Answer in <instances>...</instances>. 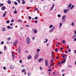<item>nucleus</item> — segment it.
<instances>
[{
	"mask_svg": "<svg viewBox=\"0 0 76 76\" xmlns=\"http://www.w3.org/2000/svg\"><path fill=\"white\" fill-rule=\"evenodd\" d=\"M26 42L28 45H29V44H30V39H29V37H28L26 38Z\"/></svg>",
	"mask_w": 76,
	"mask_h": 76,
	"instance_id": "nucleus-1",
	"label": "nucleus"
},
{
	"mask_svg": "<svg viewBox=\"0 0 76 76\" xmlns=\"http://www.w3.org/2000/svg\"><path fill=\"white\" fill-rule=\"evenodd\" d=\"M35 60H37L38 58V57L39 56V53H35Z\"/></svg>",
	"mask_w": 76,
	"mask_h": 76,
	"instance_id": "nucleus-2",
	"label": "nucleus"
},
{
	"mask_svg": "<svg viewBox=\"0 0 76 76\" xmlns=\"http://www.w3.org/2000/svg\"><path fill=\"white\" fill-rule=\"evenodd\" d=\"M18 42V40H16L14 41L13 43V45H14V46H15V45H16Z\"/></svg>",
	"mask_w": 76,
	"mask_h": 76,
	"instance_id": "nucleus-3",
	"label": "nucleus"
},
{
	"mask_svg": "<svg viewBox=\"0 0 76 76\" xmlns=\"http://www.w3.org/2000/svg\"><path fill=\"white\" fill-rule=\"evenodd\" d=\"M15 54L13 53V52H12V59L13 60V59H15Z\"/></svg>",
	"mask_w": 76,
	"mask_h": 76,
	"instance_id": "nucleus-4",
	"label": "nucleus"
},
{
	"mask_svg": "<svg viewBox=\"0 0 76 76\" xmlns=\"http://www.w3.org/2000/svg\"><path fill=\"white\" fill-rule=\"evenodd\" d=\"M21 48H20V46H19L18 47V53H20V49Z\"/></svg>",
	"mask_w": 76,
	"mask_h": 76,
	"instance_id": "nucleus-5",
	"label": "nucleus"
},
{
	"mask_svg": "<svg viewBox=\"0 0 76 76\" xmlns=\"http://www.w3.org/2000/svg\"><path fill=\"white\" fill-rule=\"evenodd\" d=\"M43 60H44L43 58H40L39 60H37V61H38L39 63H41V61H43Z\"/></svg>",
	"mask_w": 76,
	"mask_h": 76,
	"instance_id": "nucleus-6",
	"label": "nucleus"
},
{
	"mask_svg": "<svg viewBox=\"0 0 76 76\" xmlns=\"http://www.w3.org/2000/svg\"><path fill=\"white\" fill-rule=\"evenodd\" d=\"M54 26H53L52 28L49 30V32H53V31L54 30Z\"/></svg>",
	"mask_w": 76,
	"mask_h": 76,
	"instance_id": "nucleus-7",
	"label": "nucleus"
},
{
	"mask_svg": "<svg viewBox=\"0 0 76 76\" xmlns=\"http://www.w3.org/2000/svg\"><path fill=\"white\" fill-rule=\"evenodd\" d=\"M45 64L46 66H47L48 65V60H45Z\"/></svg>",
	"mask_w": 76,
	"mask_h": 76,
	"instance_id": "nucleus-8",
	"label": "nucleus"
},
{
	"mask_svg": "<svg viewBox=\"0 0 76 76\" xmlns=\"http://www.w3.org/2000/svg\"><path fill=\"white\" fill-rule=\"evenodd\" d=\"M10 69H14L15 68V67L14 65H11V66H10Z\"/></svg>",
	"mask_w": 76,
	"mask_h": 76,
	"instance_id": "nucleus-9",
	"label": "nucleus"
},
{
	"mask_svg": "<svg viewBox=\"0 0 76 76\" xmlns=\"http://www.w3.org/2000/svg\"><path fill=\"white\" fill-rule=\"evenodd\" d=\"M54 4H55L54 3L53 4H52V7H51V9L50 10V12H51V10H52L54 8Z\"/></svg>",
	"mask_w": 76,
	"mask_h": 76,
	"instance_id": "nucleus-10",
	"label": "nucleus"
},
{
	"mask_svg": "<svg viewBox=\"0 0 76 76\" xmlns=\"http://www.w3.org/2000/svg\"><path fill=\"white\" fill-rule=\"evenodd\" d=\"M69 10H66V9H65L64 10V13H65V14H66V13H67V12H69Z\"/></svg>",
	"mask_w": 76,
	"mask_h": 76,
	"instance_id": "nucleus-11",
	"label": "nucleus"
},
{
	"mask_svg": "<svg viewBox=\"0 0 76 76\" xmlns=\"http://www.w3.org/2000/svg\"><path fill=\"white\" fill-rule=\"evenodd\" d=\"M1 9L2 10H4L6 9V7H1Z\"/></svg>",
	"mask_w": 76,
	"mask_h": 76,
	"instance_id": "nucleus-12",
	"label": "nucleus"
},
{
	"mask_svg": "<svg viewBox=\"0 0 76 76\" xmlns=\"http://www.w3.org/2000/svg\"><path fill=\"white\" fill-rule=\"evenodd\" d=\"M11 1H10V0H8L7 1V3H8V4H11Z\"/></svg>",
	"mask_w": 76,
	"mask_h": 76,
	"instance_id": "nucleus-13",
	"label": "nucleus"
},
{
	"mask_svg": "<svg viewBox=\"0 0 76 76\" xmlns=\"http://www.w3.org/2000/svg\"><path fill=\"white\" fill-rule=\"evenodd\" d=\"M66 61V60L65 59H63V60L61 62V64H63V63H64V62H65V61Z\"/></svg>",
	"mask_w": 76,
	"mask_h": 76,
	"instance_id": "nucleus-14",
	"label": "nucleus"
},
{
	"mask_svg": "<svg viewBox=\"0 0 76 76\" xmlns=\"http://www.w3.org/2000/svg\"><path fill=\"white\" fill-rule=\"evenodd\" d=\"M7 13V12H5L4 13V15H3V17H5V16H6V14Z\"/></svg>",
	"mask_w": 76,
	"mask_h": 76,
	"instance_id": "nucleus-15",
	"label": "nucleus"
},
{
	"mask_svg": "<svg viewBox=\"0 0 76 76\" xmlns=\"http://www.w3.org/2000/svg\"><path fill=\"white\" fill-rule=\"evenodd\" d=\"M62 25H63V23H62V22H61L59 23V28H61V26H62Z\"/></svg>",
	"mask_w": 76,
	"mask_h": 76,
	"instance_id": "nucleus-16",
	"label": "nucleus"
},
{
	"mask_svg": "<svg viewBox=\"0 0 76 76\" xmlns=\"http://www.w3.org/2000/svg\"><path fill=\"white\" fill-rule=\"evenodd\" d=\"M27 58L29 60L30 59H31V56L29 55L27 57Z\"/></svg>",
	"mask_w": 76,
	"mask_h": 76,
	"instance_id": "nucleus-17",
	"label": "nucleus"
},
{
	"mask_svg": "<svg viewBox=\"0 0 76 76\" xmlns=\"http://www.w3.org/2000/svg\"><path fill=\"white\" fill-rule=\"evenodd\" d=\"M40 49H37V53L39 54V52L40 51Z\"/></svg>",
	"mask_w": 76,
	"mask_h": 76,
	"instance_id": "nucleus-18",
	"label": "nucleus"
},
{
	"mask_svg": "<svg viewBox=\"0 0 76 76\" xmlns=\"http://www.w3.org/2000/svg\"><path fill=\"white\" fill-rule=\"evenodd\" d=\"M62 19H66V15H63L62 17Z\"/></svg>",
	"mask_w": 76,
	"mask_h": 76,
	"instance_id": "nucleus-19",
	"label": "nucleus"
},
{
	"mask_svg": "<svg viewBox=\"0 0 76 76\" xmlns=\"http://www.w3.org/2000/svg\"><path fill=\"white\" fill-rule=\"evenodd\" d=\"M22 1V3L23 4H25V1L24 0H21Z\"/></svg>",
	"mask_w": 76,
	"mask_h": 76,
	"instance_id": "nucleus-20",
	"label": "nucleus"
},
{
	"mask_svg": "<svg viewBox=\"0 0 76 76\" xmlns=\"http://www.w3.org/2000/svg\"><path fill=\"white\" fill-rule=\"evenodd\" d=\"M26 72V69H23L22 70V72Z\"/></svg>",
	"mask_w": 76,
	"mask_h": 76,
	"instance_id": "nucleus-21",
	"label": "nucleus"
},
{
	"mask_svg": "<svg viewBox=\"0 0 76 76\" xmlns=\"http://www.w3.org/2000/svg\"><path fill=\"white\" fill-rule=\"evenodd\" d=\"M57 65L58 66H60L61 65V64L60 62H58V63L57 64Z\"/></svg>",
	"mask_w": 76,
	"mask_h": 76,
	"instance_id": "nucleus-22",
	"label": "nucleus"
},
{
	"mask_svg": "<svg viewBox=\"0 0 76 76\" xmlns=\"http://www.w3.org/2000/svg\"><path fill=\"white\" fill-rule=\"evenodd\" d=\"M54 57H53V58L51 59L50 61V62H53V61H54Z\"/></svg>",
	"mask_w": 76,
	"mask_h": 76,
	"instance_id": "nucleus-23",
	"label": "nucleus"
},
{
	"mask_svg": "<svg viewBox=\"0 0 76 76\" xmlns=\"http://www.w3.org/2000/svg\"><path fill=\"white\" fill-rule=\"evenodd\" d=\"M2 31H5V27H4L2 28Z\"/></svg>",
	"mask_w": 76,
	"mask_h": 76,
	"instance_id": "nucleus-24",
	"label": "nucleus"
},
{
	"mask_svg": "<svg viewBox=\"0 0 76 76\" xmlns=\"http://www.w3.org/2000/svg\"><path fill=\"white\" fill-rule=\"evenodd\" d=\"M65 20H66V19H63V18H62V22H65Z\"/></svg>",
	"mask_w": 76,
	"mask_h": 76,
	"instance_id": "nucleus-25",
	"label": "nucleus"
},
{
	"mask_svg": "<svg viewBox=\"0 0 76 76\" xmlns=\"http://www.w3.org/2000/svg\"><path fill=\"white\" fill-rule=\"evenodd\" d=\"M53 62H51L50 64V66H54V65H53Z\"/></svg>",
	"mask_w": 76,
	"mask_h": 76,
	"instance_id": "nucleus-26",
	"label": "nucleus"
},
{
	"mask_svg": "<svg viewBox=\"0 0 76 76\" xmlns=\"http://www.w3.org/2000/svg\"><path fill=\"white\" fill-rule=\"evenodd\" d=\"M61 57H63V59H66V56H64L62 55Z\"/></svg>",
	"mask_w": 76,
	"mask_h": 76,
	"instance_id": "nucleus-27",
	"label": "nucleus"
},
{
	"mask_svg": "<svg viewBox=\"0 0 76 76\" xmlns=\"http://www.w3.org/2000/svg\"><path fill=\"white\" fill-rule=\"evenodd\" d=\"M75 7V6L74 5H72V6L71 7V9L72 10V9H73V8Z\"/></svg>",
	"mask_w": 76,
	"mask_h": 76,
	"instance_id": "nucleus-28",
	"label": "nucleus"
},
{
	"mask_svg": "<svg viewBox=\"0 0 76 76\" xmlns=\"http://www.w3.org/2000/svg\"><path fill=\"white\" fill-rule=\"evenodd\" d=\"M34 34H36L37 33V30H34Z\"/></svg>",
	"mask_w": 76,
	"mask_h": 76,
	"instance_id": "nucleus-29",
	"label": "nucleus"
},
{
	"mask_svg": "<svg viewBox=\"0 0 76 76\" xmlns=\"http://www.w3.org/2000/svg\"><path fill=\"white\" fill-rule=\"evenodd\" d=\"M62 44H64V43H65V40H62Z\"/></svg>",
	"mask_w": 76,
	"mask_h": 76,
	"instance_id": "nucleus-30",
	"label": "nucleus"
},
{
	"mask_svg": "<svg viewBox=\"0 0 76 76\" xmlns=\"http://www.w3.org/2000/svg\"><path fill=\"white\" fill-rule=\"evenodd\" d=\"M53 26V25H50L49 26V28H51Z\"/></svg>",
	"mask_w": 76,
	"mask_h": 76,
	"instance_id": "nucleus-31",
	"label": "nucleus"
},
{
	"mask_svg": "<svg viewBox=\"0 0 76 76\" xmlns=\"http://www.w3.org/2000/svg\"><path fill=\"white\" fill-rule=\"evenodd\" d=\"M7 39L8 41H10V40H11V38L9 37L7 38Z\"/></svg>",
	"mask_w": 76,
	"mask_h": 76,
	"instance_id": "nucleus-32",
	"label": "nucleus"
},
{
	"mask_svg": "<svg viewBox=\"0 0 76 76\" xmlns=\"http://www.w3.org/2000/svg\"><path fill=\"white\" fill-rule=\"evenodd\" d=\"M71 6H72V4L70 3L68 7H70Z\"/></svg>",
	"mask_w": 76,
	"mask_h": 76,
	"instance_id": "nucleus-33",
	"label": "nucleus"
},
{
	"mask_svg": "<svg viewBox=\"0 0 76 76\" xmlns=\"http://www.w3.org/2000/svg\"><path fill=\"white\" fill-rule=\"evenodd\" d=\"M9 22H10V21H9V20H7V21H6L7 23L8 24V23H9Z\"/></svg>",
	"mask_w": 76,
	"mask_h": 76,
	"instance_id": "nucleus-34",
	"label": "nucleus"
},
{
	"mask_svg": "<svg viewBox=\"0 0 76 76\" xmlns=\"http://www.w3.org/2000/svg\"><path fill=\"white\" fill-rule=\"evenodd\" d=\"M17 22H22V20H17Z\"/></svg>",
	"mask_w": 76,
	"mask_h": 76,
	"instance_id": "nucleus-35",
	"label": "nucleus"
},
{
	"mask_svg": "<svg viewBox=\"0 0 76 76\" xmlns=\"http://www.w3.org/2000/svg\"><path fill=\"white\" fill-rule=\"evenodd\" d=\"M7 29H10V26H7Z\"/></svg>",
	"mask_w": 76,
	"mask_h": 76,
	"instance_id": "nucleus-36",
	"label": "nucleus"
},
{
	"mask_svg": "<svg viewBox=\"0 0 76 76\" xmlns=\"http://www.w3.org/2000/svg\"><path fill=\"white\" fill-rule=\"evenodd\" d=\"M48 42V39H46V41L44 42L45 43H46V42Z\"/></svg>",
	"mask_w": 76,
	"mask_h": 76,
	"instance_id": "nucleus-37",
	"label": "nucleus"
},
{
	"mask_svg": "<svg viewBox=\"0 0 76 76\" xmlns=\"http://www.w3.org/2000/svg\"><path fill=\"white\" fill-rule=\"evenodd\" d=\"M55 51L56 52H58V49L57 48H56L55 49Z\"/></svg>",
	"mask_w": 76,
	"mask_h": 76,
	"instance_id": "nucleus-38",
	"label": "nucleus"
},
{
	"mask_svg": "<svg viewBox=\"0 0 76 76\" xmlns=\"http://www.w3.org/2000/svg\"><path fill=\"white\" fill-rule=\"evenodd\" d=\"M32 38V39H33V40H34V39H35V36L33 37Z\"/></svg>",
	"mask_w": 76,
	"mask_h": 76,
	"instance_id": "nucleus-39",
	"label": "nucleus"
},
{
	"mask_svg": "<svg viewBox=\"0 0 76 76\" xmlns=\"http://www.w3.org/2000/svg\"><path fill=\"white\" fill-rule=\"evenodd\" d=\"M14 4H15V5H18V3H17L16 2H14Z\"/></svg>",
	"mask_w": 76,
	"mask_h": 76,
	"instance_id": "nucleus-40",
	"label": "nucleus"
},
{
	"mask_svg": "<svg viewBox=\"0 0 76 76\" xmlns=\"http://www.w3.org/2000/svg\"><path fill=\"white\" fill-rule=\"evenodd\" d=\"M58 18H60V17H61V15L60 14H58Z\"/></svg>",
	"mask_w": 76,
	"mask_h": 76,
	"instance_id": "nucleus-41",
	"label": "nucleus"
},
{
	"mask_svg": "<svg viewBox=\"0 0 76 76\" xmlns=\"http://www.w3.org/2000/svg\"><path fill=\"white\" fill-rule=\"evenodd\" d=\"M17 13V12L16 11H15L14 12V14H16V13Z\"/></svg>",
	"mask_w": 76,
	"mask_h": 76,
	"instance_id": "nucleus-42",
	"label": "nucleus"
},
{
	"mask_svg": "<svg viewBox=\"0 0 76 76\" xmlns=\"http://www.w3.org/2000/svg\"><path fill=\"white\" fill-rule=\"evenodd\" d=\"M51 71H52V69H48V72L49 71L50 72H51Z\"/></svg>",
	"mask_w": 76,
	"mask_h": 76,
	"instance_id": "nucleus-43",
	"label": "nucleus"
},
{
	"mask_svg": "<svg viewBox=\"0 0 76 76\" xmlns=\"http://www.w3.org/2000/svg\"><path fill=\"white\" fill-rule=\"evenodd\" d=\"M17 1H18V3H20V0H16Z\"/></svg>",
	"mask_w": 76,
	"mask_h": 76,
	"instance_id": "nucleus-44",
	"label": "nucleus"
},
{
	"mask_svg": "<svg viewBox=\"0 0 76 76\" xmlns=\"http://www.w3.org/2000/svg\"><path fill=\"white\" fill-rule=\"evenodd\" d=\"M71 25H72V26H74V22H72V23L71 24Z\"/></svg>",
	"mask_w": 76,
	"mask_h": 76,
	"instance_id": "nucleus-45",
	"label": "nucleus"
},
{
	"mask_svg": "<svg viewBox=\"0 0 76 76\" xmlns=\"http://www.w3.org/2000/svg\"><path fill=\"white\" fill-rule=\"evenodd\" d=\"M7 48H6V46H5L4 47V50H6Z\"/></svg>",
	"mask_w": 76,
	"mask_h": 76,
	"instance_id": "nucleus-46",
	"label": "nucleus"
},
{
	"mask_svg": "<svg viewBox=\"0 0 76 76\" xmlns=\"http://www.w3.org/2000/svg\"><path fill=\"white\" fill-rule=\"evenodd\" d=\"M31 75V72H29L28 74V76H30V75Z\"/></svg>",
	"mask_w": 76,
	"mask_h": 76,
	"instance_id": "nucleus-47",
	"label": "nucleus"
},
{
	"mask_svg": "<svg viewBox=\"0 0 76 76\" xmlns=\"http://www.w3.org/2000/svg\"><path fill=\"white\" fill-rule=\"evenodd\" d=\"M19 63H22V60H20L19 61Z\"/></svg>",
	"mask_w": 76,
	"mask_h": 76,
	"instance_id": "nucleus-48",
	"label": "nucleus"
},
{
	"mask_svg": "<svg viewBox=\"0 0 76 76\" xmlns=\"http://www.w3.org/2000/svg\"><path fill=\"white\" fill-rule=\"evenodd\" d=\"M3 6V4L2 3L0 5V7H1V6Z\"/></svg>",
	"mask_w": 76,
	"mask_h": 76,
	"instance_id": "nucleus-49",
	"label": "nucleus"
},
{
	"mask_svg": "<svg viewBox=\"0 0 76 76\" xmlns=\"http://www.w3.org/2000/svg\"><path fill=\"white\" fill-rule=\"evenodd\" d=\"M28 19H29L30 20H31V17L30 16H28Z\"/></svg>",
	"mask_w": 76,
	"mask_h": 76,
	"instance_id": "nucleus-50",
	"label": "nucleus"
},
{
	"mask_svg": "<svg viewBox=\"0 0 76 76\" xmlns=\"http://www.w3.org/2000/svg\"><path fill=\"white\" fill-rule=\"evenodd\" d=\"M34 19H36V20H37L38 19V17H35V18H34Z\"/></svg>",
	"mask_w": 76,
	"mask_h": 76,
	"instance_id": "nucleus-51",
	"label": "nucleus"
},
{
	"mask_svg": "<svg viewBox=\"0 0 76 76\" xmlns=\"http://www.w3.org/2000/svg\"><path fill=\"white\" fill-rule=\"evenodd\" d=\"M38 10V8H36L35 9V10H36V11H37Z\"/></svg>",
	"mask_w": 76,
	"mask_h": 76,
	"instance_id": "nucleus-52",
	"label": "nucleus"
},
{
	"mask_svg": "<svg viewBox=\"0 0 76 76\" xmlns=\"http://www.w3.org/2000/svg\"><path fill=\"white\" fill-rule=\"evenodd\" d=\"M1 44H4V41H2L1 42Z\"/></svg>",
	"mask_w": 76,
	"mask_h": 76,
	"instance_id": "nucleus-53",
	"label": "nucleus"
},
{
	"mask_svg": "<svg viewBox=\"0 0 76 76\" xmlns=\"http://www.w3.org/2000/svg\"><path fill=\"white\" fill-rule=\"evenodd\" d=\"M3 69H4V70H6V68L5 66H4Z\"/></svg>",
	"mask_w": 76,
	"mask_h": 76,
	"instance_id": "nucleus-54",
	"label": "nucleus"
},
{
	"mask_svg": "<svg viewBox=\"0 0 76 76\" xmlns=\"http://www.w3.org/2000/svg\"><path fill=\"white\" fill-rule=\"evenodd\" d=\"M11 22H14V20H13V19H12Z\"/></svg>",
	"mask_w": 76,
	"mask_h": 76,
	"instance_id": "nucleus-55",
	"label": "nucleus"
},
{
	"mask_svg": "<svg viewBox=\"0 0 76 76\" xmlns=\"http://www.w3.org/2000/svg\"><path fill=\"white\" fill-rule=\"evenodd\" d=\"M71 51V50L70 49H69L68 50V52H70Z\"/></svg>",
	"mask_w": 76,
	"mask_h": 76,
	"instance_id": "nucleus-56",
	"label": "nucleus"
},
{
	"mask_svg": "<svg viewBox=\"0 0 76 76\" xmlns=\"http://www.w3.org/2000/svg\"><path fill=\"white\" fill-rule=\"evenodd\" d=\"M35 23H37L38 22V21L37 20H35L34 21Z\"/></svg>",
	"mask_w": 76,
	"mask_h": 76,
	"instance_id": "nucleus-57",
	"label": "nucleus"
},
{
	"mask_svg": "<svg viewBox=\"0 0 76 76\" xmlns=\"http://www.w3.org/2000/svg\"><path fill=\"white\" fill-rule=\"evenodd\" d=\"M13 25V23H10V26H12Z\"/></svg>",
	"mask_w": 76,
	"mask_h": 76,
	"instance_id": "nucleus-58",
	"label": "nucleus"
},
{
	"mask_svg": "<svg viewBox=\"0 0 76 76\" xmlns=\"http://www.w3.org/2000/svg\"><path fill=\"white\" fill-rule=\"evenodd\" d=\"M28 50H26L25 51V53H28Z\"/></svg>",
	"mask_w": 76,
	"mask_h": 76,
	"instance_id": "nucleus-59",
	"label": "nucleus"
},
{
	"mask_svg": "<svg viewBox=\"0 0 76 76\" xmlns=\"http://www.w3.org/2000/svg\"><path fill=\"white\" fill-rule=\"evenodd\" d=\"M26 26V27H28V26H29L27 24Z\"/></svg>",
	"mask_w": 76,
	"mask_h": 76,
	"instance_id": "nucleus-60",
	"label": "nucleus"
},
{
	"mask_svg": "<svg viewBox=\"0 0 76 76\" xmlns=\"http://www.w3.org/2000/svg\"><path fill=\"white\" fill-rule=\"evenodd\" d=\"M40 70H42V67L40 66Z\"/></svg>",
	"mask_w": 76,
	"mask_h": 76,
	"instance_id": "nucleus-61",
	"label": "nucleus"
},
{
	"mask_svg": "<svg viewBox=\"0 0 76 76\" xmlns=\"http://www.w3.org/2000/svg\"><path fill=\"white\" fill-rule=\"evenodd\" d=\"M60 50L61 51H62V50H63V48H60Z\"/></svg>",
	"mask_w": 76,
	"mask_h": 76,
	"instance_id": "nucleus-62",
	"label": "nucleus"
},
{
	"mask_svg": "<svg viewBox=\"0 0 76 76\" xmlns=\"http://www.w3.org/2000/svg\"><path fill=\"white\" fill-rule=\"evenodd\" d=\"M76 41V38H75L74 39V41Z\"/></svg>",
	"mask_w": 76,
	"mask_h": 76,
	"instance_id": "nucleus-63",
	"label": "nucleus"
},
{
	"mask_svg": "<svg viewBox=\"0 0 76 76\" xmlns=\"http://www.w3.org/2000/svg\"><path fill=\"white\" fill-rule=\"evenodd\" d=\"M74 33L76 35V31H74Z\"/></svg>",
	"mask_w": 76,
	"mask_h": 76,
	"instance_id": "nucleus-64",
	"label": "nucleus"
}]
</instances>
